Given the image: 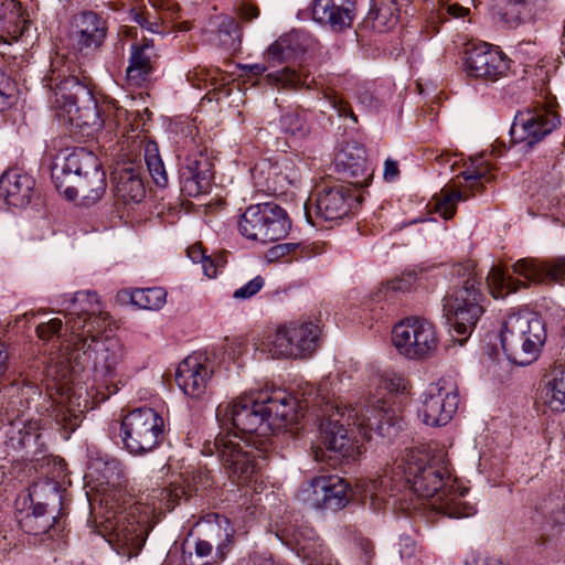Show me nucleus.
I'll list each match as a JSON object with an SVG mask.
<instances>
[{"mask_svg":"<svg viewBox=\"0 0 565 565\" xmlns=\"http://www.w3.org/2000/svg\"><path fill=\"white\" fill-rule=\"evenodd\" d=\"M299 248L298 243H281L270 247L266 253V258L269 262H275L290 255Z\"/></svg>","mask_w":565,"mask_h":565,"instance_id":"obj_50","label":"nucleus"},{"mask_svg":"<svg viewBox=\"0 0 565 565\" xmlns=\"http://www.w3.org/2000/svg\"><path fill=\"white\" fill-rule=\"evenodd\" d=\"M241 15L245 21H252L259 15V10L252 4H244L241 8Z\"/></svg>","mask_w":565,"mask_h":565,"instance_id":"obj_63","label":"nucleus"},{"mask_svg":"<svg viewBox=\"0 0 565 565\" xmlns=\"http://www.w3.org/2000/svg\"><path fill=\"white\" fill-rule=\"evenodd\" d=\"M34 185V179L28 173L19 170L6 171L0 177V198L9 206L24 207L31 201Z\"/></svg>","mask_w":565,"mask_h":565,"instance_id":"obj_27","label":"nucleus"},{"mask_svg":"<svg viewBox=\"0 0 565 565\" xmlns=\"http://www.w3.org/2000/svg\"><path fill=\"white\" fill-rule=\"evenodd\" d=\"M35 332L36 335L43 341H49L54 335H57V338L61 340L60 353H57L54 358H51L46 367L52 364H57L58 369H61L62 362L67 364V359H73L76 351L73 343L70 342L72 335L71 330H66V322L63 323L60 318H53L47 322L40 323L36 327ZM47 369H45V371Z\"/></svg>","mask_w":565,"mask_h":565,"instance_id":"obj_28","label":"nucleus"},{"mask_svg":"<svg viewBox=\"0 0 565 565\" xmlns=\"http://www.w3.org/2000/svg\"><path fill=\"white\" fill-rule=\"evenodd\" d=\"M457 281L443 299L447 322L459 335H469L483 313L480 278L470 263L455 267Z\"/></svg>","mask_w":565,"mask_h":565,"instance_id":"obj_6","label":"nucleus"},{"mask_svg":"<svg viewBox=\"0 0 565 565\" xmlns=\"http://www.w3.org/2000/svg\"><path fill=\"white\" fill-rule=\"evenodd\" d=\"M286 49H287V45L285 44L284 41H276L268 47V50L266 52L267 61L269 63H271L273 65L275 63H281L287 57Z\"/></svg>","mask_w":565,"mask_h":565,"instance_id":"obj_51","label":"nucleus"},{"mask_svg":"<svg viewBox=\"0 0 565 565\" xmlns=\"http://www.w3.org/2000/svg\"><path fill=\"white\" fill-rule=\"evenodd\" d=\"M367 19L372 20L374 22L373 28L380 31L391 28L397 20L387 0H381L379 4H375L374 8L369 11Z\"/></svg>","mask_w":565,"mask_h":565,"instance_id":"obj_43","label":"nucleus"},{"mask_svg":"<svg viewBox=\"0 0 565 565\" xmlns=\"http://www.w3.org/2000/svg\"><path fill=\"white\" fill-rule=\"evenodd\" d=\"M362 487L374 509L381 508L390 488L391 497L402 490H411L448 518L461 519L476 513L475 507L463 500V492L454 488L447 465L441 459L428 460L419 450L407 451L396 462L391 477L385 475L370 479Z\"/></svg>","mask_w":565,"mask_h":565,"instance_id":"obj_1","label":"nucleus"},{"mask_svg":"<svg viewBox=\"0 0 565 565\" xmlns=\"http://www.w3.org/2000/svg\"><path fill=\"white\" fill-rule=\"evenodd\" d=\"M52 181L68 201L81 200L83 205L97 203L105 194L106 174L98 158L85 148H76L52 167Z\"/></svg>","mask_w":565,"mask_h":565,"instance_id":"obj_5","label":"nucleus"},{"mask_svg":"<svg viewBox=\"0 0 565 565\" xmlns=\"http://www.w3.org/2000/svg\"><path fill=\"white\" fill-rule=\"evenodd\" d=\"M355 15V0H313L312 2V20L332 32L341 33L351 29Z\"/></svg>","mask_w":565,"mask_h":565,"instance_id":"obj_21","label":"nucleus"},{"mask_svg":"<svg viewBox=\"0 0 565 565\" xmlns=\"http://www.w3.org/2000/svg\"><path fill=\"white\" fill-rule=\"evenodd\" d=\"M501 345L507 358L520 366L537 360L546 341L542 319L533 313H511L502 322Z\"/></svg>","mask_w":565,"mask_h":565,"instance_id":"obj_7","label":"nucleus"},{"mask_svg":"<svg viewBox=\"0 0 565 565\" xmlns=\"http://www.w3.org/2000/svg\"><path fill=\"white\" fill-rule=\"evenodd\" d=\"M280 124L286 132L298 138L306 137L310 131L306 115H301L297 111H288L282 115Z\"/></svg>","mask_w":565,"mask_h":565,"instance_id":"obj_44","label":"nucleus"},{"mask_svg":"<svg viewBox=\"0 0 565 565\" xmlns=\"http://www.w3.org/2000/svg\"><path fill=\"white\" fill-rule=\"evenodd\" d=\"M290 228L287 212L275 203L250 205L238 221V231L245 238L263 244L286 238Z\"/></svg>","mask_w":565,"mask_h":565,"instance_id":"obj_10","label":"nucleus"},{"mask_svg":"<svg viewBox=\"0 0 565 565\" xmlns=\"http://www.w3.org/2000/svg\"><path fill=\"white\" fill-rule=\"evenodd\" d=\"M181 191L188 196H199L211 188L212 163L202 152L190 154L179 171Z\"/></svg>","mask_w":565,"mask_h":565,"instance_id":"obj_23","label":"nucleus"},{"mask_svg":"<svg viewBox=\"0 0 565 565\" xmlns=\"http://www.w3.org/2000/svg\"><path fill=\"white\" fill-rule=\"evenodd\" d=\"M335 170L358 186L366 185L371 175L366 163L365 149L354 142L344 145L334 159Z\"/></svg>","mask_w":565,"mask_h":565,"instance_id":"obj_26","label":"nucleus"},{"mask_svg":"<svg viewBox=\"0 0 565 565\" xmlns=\"http://www.w3.org/2000/svg\"><path fill=\"white\" fill-rule=\"evenodd\" d=\"M131 303L145 310H159L167 301V291L160 287L136 289L130 295Z\"/></svg>","mask_w":565,"mask_h":565,"instance_id":"obj_39","label":"nucleus"},{"mask_svg":"<svg viewBox=\"0 0 565 565\" xmlns=\"http://www.w3.org/2000/svg\"><path fill=\"white\" fill-rule=\"evenodd\" d=\"M76 28V43L81 51L99 47L106 36L105 22L92 11L81 13Z\"/></svg>","mask_w":565,"mask_h":565,"instance_id":"obj_29","label":"nucleus"},{"mask_svg":"<svg viewBox=\"0 0 565 565\" xmlns=\"http://www.w3.org/2000/svg\"><path fill=\"white\" fill-rule=\"evenodd\" d=\"M54 520L55 516H47L38 519V521H33V523L22 525L28 532L38 535L47 532L53 526Z\"/></svg>","mask_w":565,"mask_h":565,"instance_id":"obj_53","label":"nucleus"},{"mask_svg":"<svg viewBox=\"0 0 565 565\" xmlns=\"http://www.w3.org/2000/svg\"><path fill=\"white\" fill-rule=\"evenodd\" d=\"M217 36L226 49L235 50L241 43V30L232 17H224L218 24Z\"/></svg>","mask_w":565,"mask_h":565,"instance_id":"obj_42","label":"nucleus"},{"mask_svg":"<svg viewBox=\"0 0 565 565\" xmlns=\"http://www.w3.org/2000/svg\"><path fill=\"white\" fill-rule=\"evenodd\" d=\"M359 204L355 194L344 184L323 188L316 194V213L326 221L340 220Z\"/></svg>","mask_w":565,"mask_h":565,"instance_id":"obj_24","label":"nucleus"},{"mask_svg":"<svg viewBox=\"0 0 565 565\" xmlns=\"http://www.w3.org/2000/svg\"><path fill=\"white\" fill-rule=\"evenodd\" d=\"M537 0H508L500 11V21L508 29L532 22L539 13Z\"/></svg>","mask_w":565,"mask_h":565,"instance_id":"obj_33","label":"nucleus"},{"mask_svg":"<svg viewBox=\"0 0 565 565\" xmlns=\"http://www.w3.org/2000/svg\"><path fill=\"white\" fill-rule=\"evenodd\" d=\"M116 201L124 206H135L146 198V185L141 166L124 162L115 168L111 174Z\"/></svg>","mask_w":565,"mask_h":565,"instance_id":"obj_22","label":"nucleus"},{"mask_svg":"<svg viewBox=\"0 0 565 565\" xmlns=\"http://www.w3.org/2000/svg\"><path fill=\"white\" fill-rule=\"evenodd\" d=\"M326 406H320L318 446L315 448V459L323 460L324 452H328L331 460L340 459L355 460L360 449L348 435L341 420L345 418L349 425L358 427L359 431L366 438L372 439L373 434L388 440L395 438L404 428L405 419L399 406H394L387 399L377 398L365 408L361 406L349 409L340 406H330L328 396L321 395Z\"/></svg>","mask_w":565,"mask_h":565,"instance_id":"obj_2","label":"nucleus"},{"mask_svg":"<svg viewBox=\"0 0 565 565\" xmlns=\"http://www.w3.org/2000/svg\"><path fill=\"white\" fill-rule=\"evenodd\" d=\"M398 545L402 558H411L415 555L416 545L411 537H401Z\"/></svg>","mask_w":565,"mask_h":565,"instance_id":"obj_57","label":"nucleus"},{"mask_svg":"<svg viewBox=\"0 0 565 565\" xmlns=\"http://www.w3.org/2000/svg\"><path fill=\"white\" fill-rule=\"evenodd\" d=\"M213 373V363L206 353L194 352L179 363L175 382L186 396L201 399L207 393Z\"/></svg>","mask_w":565,"mask_h":565,"instance_id":"obj_19","label":"nucleus"},{"mask_svg":"<svg viewBox=\"0 0 565 565\" xmlns=\"http://www.w3.org/2000/svg\"><path fill=\"white\" fill-rule=\"evenodd\" d=\"M124 448L131 455H146L157 449L164 437V419L151 407L128 412L120 422Z\"/></svg>","mask_w":565,"mask_h":565,"instance_id":"obj_9","label":"nucleus"},{"mask_svg":"<svg viewBox=\"0 0 565 565\" xmlns=\"http://www.w3.org/2000/svg\"><path fill=\"white\" fill-rule=\"evenodd\" d=\"M544 404L553 412H565V367H556L542 391Z\"/></svg>","mask_w":565,"mask_h":565,"instance_id":"obj_36","label":"nucleus"},{"mask_svg":"<svg viewBox=\"0 0 565 565\" xmlns=\"http://www.w3.org/2000/svg\"><path fill=\"white\" fill-rule=\"evenodd\" d=\"M153 56V47L148 42L131 46L129 65L126 70L127 82L130 85L141 86L149 79Z\"/></svg>","mask_w":565,"mask_h":565,"instance_id":"obj_32","label":"nucleus"},{"mask_svg":"<svg viewBox=\"0 0 565 565\" xmlns=\"http://www.w3.org/2000/svg\"><path fill=\"white\" fill-rule=\"evenodd\" d=\"M265 286V279L262 276H256L250 279L248 282L237 288L233 292V298L235 300H247L258 294L263 287Z\"/></svg>","mask_w":565,"mask_h":565,"instance_id":"obj_47","label":"nucleus"},{"mask_svg":"<svg viewBox=\"0 0 565 565\" xmlns=\"http://www.w3.org/2000/svg\"><path fill=\"white\" fill-rule=\"evenodd\" d=\"M266 406V419L270 424V431L285 426L294 419L296 402L286 395L262 398Z\"/></svg>","mask_w":565,"mask_h":565,"instance_id":"obj_35","label":"nucleus"},{"mask_svg":"<svg viewBox=\"0 0 565 565\" xmlns=\"http://www.w3.org/2000/svg\"><path fill=\"white\" fill-rule=\"evenodd\" d=\"M399 175L398 162L388 158L384 162L383 178L386 182L395 181Z\"/></svg>","mask_w":565,"mask_h":565,"instance_id":"obj_56","label":"nucleus"},{"mask_svg":"<svg viewBox=\"0 0 565 565\" xmlns=\"http://www.w3.org/2000/svg\"><path fill=\"white\" fill-rule=\"evenodd\" d=\"M215 523H210L207 530L209 540L198 539L194 544V553L203 558L211 555L213 544L216 546V557L224 561L234 542L235 531L226 516L215 515Z\"/></svg>","mask_w":565,"mask_h":565,"instance_id":"obj_25","label":"nucleus"},{"mask_svg":"<svg viewBox=\"0 0 565 565\" xmlns=\"http://www.w3.org/2000/svg\"><path fill=\"white\" fill-rule=\"evenodd\" d=\"M510 62L501 50L482 43L466 51L465 71L470 77L497 82L509 75Z\"/></svg>","mask_w":565,"mask_h":565,"instance_id":"obj_18","label":"nucleus"},{"mask_svg":"<svg viewBox=\"0 0 565 565\" xmlns=\"http://www.w3.org/2000/svg\"><path fill=\"white\" fill-rule=\"evenodd\" d=\"M392 342L398 353L408 359L428 358L438 345L433 323L419 318H409L395 324Z\"/></svg>","mask_w":565,"mask_h":565,"instance_id":"obj_14","label":"nucleus"},{"mask_svg":"<svg viewBox=\"0 0 565 565\" xmlns=\"http://www.w3.org/2000/svg\"><path fill=\"white\" fill-rule=\"evenodd\" d=\"M250 175L258 191L270 194L282 191L288 180L287 175L282 173L281 167L268 159H263L250 168Z\"/></svg>","mask_w":565,"mask_h":565,"instance_id":"obj_31","label":"nucleus"},{"mask_svg":"<svg viewBox=\"0 0 565 565\" xmlns=\"http://www.w3.org/2000/svg\"><path fill=\"white\" fill-rule=\"evenodd\" d=\"M145 162L152 177L154 183L158 186L164 188L168 185V174L164 169V164L159 154V149L156 142L147 141L145 145Z\"/></svg>","mask_w":565,"mask_h":565,"instance_id":"obj_40","label":"nucleus"},{"mask_svg":"<svg viewBox=\"0 0 565 565\" xmlns=\"http://www.w3.org/2000/svg\"><path fill=\"white\" fill-rule=\"evenodd\" d=\"M331 103L340 117H350L354 124L358 122L356 116L354 115L350 105L347 102L334 96Z\"/></svg>","mask_w":565,"mask_h":565,"instance_id":"obj_54","label":"nucleus"},{"mask_svg":"<svg viewBox=\"0 0 565 565\" xmlns=\"http://www.w3.org/2000/svg\"><path fill=\"white\" fill-rule=\"evenodd\" d=\"M153 9L158 11V18L154 21H149L147 18L140 17L137 21L142 28L151 32H160L159 24L166 29L171 26L175 31L184 32L191 29L186 21L178 22L179 7L174 0H148Z\"/></svg>","mask_w":565,"mask_h":565,"instance_id":"obj_30","label":"nucleus"},{"mask_svg":"<svg viewBox=\"0 0 565 565\" xmlns=\"http://www.w3.org/2000/svg\"><path fill=\"white\" fill-rule=\"evenodd\" d=\"M301 533L295 536L296 545L298 551L302 553L303 557L311 558L317 565L323 563V545L313 539H300Z\"/></svg>","mask_w":565,"mask_h":565,"instance_id":"obj_45","label":"nucleus"},{"mask_svg":"<svg viewBox=\"0 0 565 565\" xmlns=\"http://www.w3.org/2000/svg\"><path fill=\"white\" fill-rule=\"evenodd\" d=\"M53 93L55 103L67 113L72 125L89 129L102 126L96 99L76 77L63 78L55 84Z\"/></svg>","mask_w":565,"mask_h":565,"instance_id":"obj_12","label":"nucleus"},{"mask_svg":"<svg viewBox=\"0 0 565 565\" xmlns=\"http://www.w3.org/2000/svg\"><path fill=\"white\" fill-rule=\"evenodd\" d=\"M70 342L76 351L72 361L67 359V364L62 362L61 369L57 364L50 365L46 370V380L53 382L52 385L49 383L47 387L60 393L58 403L65 406L68 413L66 415L61 411V414L56 415L57 422L62 420L65 428L74 430L79 425V415L83 412L74 408V403L68 395L71 388L67 385L73 381V374L79 372L86 362H90L96 377L103 380L114 377L122 363L125 348L116 338L97 339L95 333L77 340L71 339Z\"/></svg>","mask_w":565,"mask_h":565,"instance_id":"obj_4","label":"nucleus"},{"mask_svg":"<svg viewBox=\"0 0 565 565\" xmlns=\"http://www.w3.org/2000/svg\"><path fill=\"white\" fill-rule=\"evenodd\" d=\"M267 78L274 85L290 89H297L300 87L310 88L311 83L313 82V79L309 81L308 75L298 73L290 67H285L280 71L269 73Z\"/></svg>","mask_w":565,"mask_h":565,"instance_id":"obj_41","label":"nucleus"},{"mask_svg":"<svg viewBox=\"0 0 565 565\" xmlns=\"http://www.w3.org/2000/svg\"><path fill=\"white\" fill-rule=\"evenodd\" d=\"M49 494V500L52 503H61V494L58 492L56 483L45 482V483H35L30 490V498L32 501V511L25 515L22 520V524H30L33 521H38V519L54 516L51 513H47L46 508L50 505V502H41L39 501L43 494Z\"/></svg>","mask_w":565,"mask_h":565,"instance_id":"obj_34","label":"nucleus"},{"mask_svg":"<svg viewBox=\"0 0 565 565\" xmlns=\"http://www.w3.org/2000/svg\"><path fill=\"white\" fill-rule=\"evenodd\" d=\"M559 125L557 114L548 106L519 111L511 127L513 142L532 148Z\"/></svg>","mask_w":565,"mask_h":565,"instance_id":"obj_16","label":"nucleus"},{"mask_svg":"<svg viewBox=\"0 0 565 565\" xmlns=\"http://www.w3.org/2000/svg\"><path fill=\"white\" fill-rule=\"evenodd\" d=\"M356 553L360 556L364 565H370L372 558L375 555L374 546L367 539H360L356 544Z\"/></svg>","mask_w":565,"mask_h":565,"instance_id":"obj_52","label":"nucleus"},{"mask_svg":"<svg viewBox=\"0 0 565 565\" xmlns=\"http://www.w3.org/2000/svg\"><path fill=\"white\" fill-rule=\"evenodd\" d=\"M461 175L466 182L465 185L460 183L459 189L444 188L434 196V209L444 220H450L455 215L459 201L467 200L480 190L481 181H490L488 166L479 163V160L473 161L472 167Z\"/></svg>","mask_w":565,"mask_h":565,"instance_id":"obj_20","label":"nucleus"},{"mask_svg":"<svg viewBox=\"0 0 565 565\" xmlns=\"http://www.w3.org/2000/svg\"><path fill=\"white\" fill-rule=\"evenodd\" d=\"M216 418L226 428L236 431H221L213 443L206 441L202 452L216 454L230 478L238 483L247 482L257 469L256 451L245 439L247 435L266 436L270 424L266 419V406L262 396L244 394L232 402L220 404Z\"/></svg>","mask_w":565,"mask_h":565,"instance_id":"obj_3","label":"nucleus"},{"mask_svg":"<svg viewBox=\"0 0 565 565\" xmlns=\"http://www.w3.org/2000/svg\"><path fill=\"white\" fill-rule=\"evenodd\" d=\"M415 279V274H407L405 277L392 280L387 288L394 291H406L414 284Z\"/></svg>","mask_w":565,"mask_h":565,"instance_id":"obj_55","label":"nucleus"},{"mask_svg":"<svg viewBox=\"0 0 565 565\" xmlns=\"http://www.w3.org/2000/svg\"><path fill=\"white\" fill-rule=\"evenodd\" d=\"M217 264L209 256L202 262V269L207 278H215L217 275Z\"/></svg>","mask_w":565,"mask_h":565,"instance_id":"obj_62","label":"nucleus"},{"mask_svg":"<svg viewBox=\"0 0 565 565\" xmlns=\"http://www.w3.org/2000/svg\"><path fill=\"white\" fill-rule=\"evenodd\" d=\"M15 8L13 0H0V42L7 43L2 33V21L7 18L8 13H11Z\"/></svg>","mask_w":565,"mask_h":565,"instance_id":"obj_58","label":"nucleus"},{"mask_svg":"<svg viewBox=\"0 0 565 565\" xmlns=\"http://www.w3.org/2000/svg\"><path fill=\"white\" fill-rule=\"evenodd\" d=\"M186 254L193 263H202L207 257L201 244H193L188 247Z\"/></svg>","mask_w":565,"mask_h":565,"instance_id":"obj_60","label":"nucleus"},{"mask_svg":"<svg viewBox=\"0 0 565 565\" xmlns=\"http://www.w3.org/2000/svg\"><path fill=\"white\" fill-rule=\"evenodd\" d=\"M348 490L349 486L342 478L324 475L312 478L300 489L298 497L312 509L337 511L348 504Z\"/></svg>","mask_w":565,"mask_h":565,"instance_id":"obj_17","label":"nucleus"},{"mask_svg":"<svg viewBox=\"0 0 565 565\" xmlns=\"http://www.w3.org/2000/svg\"><path fill=\"white\" fill-rule=\"evenodd\" d=\"M443 10L454 18H463L469 13V9L459 3L445 4Z\"/></svg>","mask_w":565,"mask_h":565,"instance_id":"obj_61","label":"nucleus"},{"mask_svg":"<svg viewBox=\"0 0 565 565\" xmlns=\"http://www.w3.org/2000/svg\"><path fill=\"white\" fill-rule=\"evenodd\" d=\"M321 395L328 396L327 401H329L330 406H333V408L335 406H340L337 402L333 401V397L330 395L329 382L328 381H323V382H321L319 384L318 388L316 390L315 397L311 401H307V404L311 403L312 407L316 408V416L317 417L320 414V406H322V407L326 406V401H323L321 398Z\"/></svg>","mask_w":565,"mask_h":565,"instance_id":"obj_49","label":"nucleus"},{"mask_svg":"<svg viewBox=\"0 0 565 565\" xmlns=\"http://www.w3.org/2000/svg\"><path fill=\"white\" fill-rule=\"evenodd\" d=\"M381 383H383L384 388L386 391H388L390 393L397 392L401 388L402 390L405 388V386L403 384V379L397 376V375H393L391 377L382 379Z\"/></svg>","mask_w":565,"mask_h":565,"instance_id":"obj_59","label":"nucleus"},{"mask_svg":"<svg viewBox=\"0 0 565 565\" xmlns=\"http://www.w3.org/2000/svg\"><path fill=\"white\" fill-rule=\"evenodd\" d=\"M57 305L65 315L66 330H71L72 340L99 333L107 326L109 316L103 310L95 292L77 291L74 295H64Z\"/></svg>","mask_w":565,"mask_h":565,"instance_id":"obj_11","label":"nucleus"},{"mask_svg":"<svg viewBox=\"0 0 565 565\" xmlns=\"http://www.w3.org/2000/svg\"><path fill=\"white\" fill-rule=\"evenodd\" d=\"M512 273L524 280L505 274L499 266L491 267L487 276V285L493 298H505L522 288H529L531 284L564 280L565 257L554 259L552 263L536 258H522L512 265Z\"/></svg>","mask_w":565,"mask_h":565,"instance_id":"obj_8","label":"nucleus"},{"mask_svg":"<svg viewBox=\"0 0 565 565\" xmlns=\"http://www.w3.org/2000/svg\"><path fill=\"white\" fill-rule=\"evenodd\" d=\"M0 111L9 109L17 100L15 84L0 73Z\"/></svg>","mask_w":565,"mask_h":565,"instance_id":"obj_46","label":"nucleus"},{"mask_svg":"<svg viewBox=\"0 0 565 565\" xmlns=\"http://www.w3.org/2000/svg\"><path fill=\"white\" fill-rule=\"evenodd\" d=\"M107 529L111 530L116 541L122 545L134 544L138 537V523L130 521L124 511L115 512L114 520L107 518Z\"/></svg>","mask_w":565,"mask_h":565,"instance_id":"obj_38","label":"nucleus"},{"mask_svg":"<svg viewBox=\"0 0 565 565\" xmlns=\"http://www.w3.org/2000/svg\"><path fill=\"white\" fill-rule=\"evenodd\" d=\"M320 327L313 321H298L281 326L268 339L267 349L273 358L305 359L318 348Z\"/></svg>","mask_w":565,"mask_h":565,"instance_id":"obj_13","label":"nucleus"},{"mask_svg":"<svg viewBox=\"0 0 565 565\" xmlns=\"http://www.w3.org/2000/svg\"><path fill=\"white\" fill-rule=\"evenodd\" d=\"M41 437L42 434L35 424L30 423L26 426L23 420L15 419L10 424L7 444L14 450L22 448L36 449Z\"/></svg>","mask_w":565,"mask_h":565,"instance_id":"obj_37","label":"nucleus"},{"mask_svg":"<svg viewBox=\"0 0 565 565\" xmlns=\"http://www.w3.org/2000/svg\"><path fill=\"white\" fill-rule=\"evenodd\" d=\"M468 565H504L499 558L492 556H478Z\"/></svg>","mask_w":565,"mask_h":565,"instance_id":"obj_64","label":"nucleus"},{"mask_svg":"<svg viewBox=\"0 0 565 565\" xmlns=\"http://www.w3.org/2000/svg\"><path fill=\"white\" fill-rule=\"evenodd\" d=\"M515 55L524 62H533L541 55V47L536 41H522L515 45Z\"/></svg>","mask_w":565,"mask_h":565,"instance_id":"obj_48","label":"nucleus"},{"mask_svg":"<svg viewBox=\"0 0 565 565\" xmlns=\"http://www.w3.org/2000/svg\"><path fill=\"white\" fill-rule=\"evenodd\" d=\"M459 404L457 386L449 380L441 379L428 385L422 397L418 416L431 427L447 425Z\"/></svg>","mask_w":565,"mask_h":565,"instance_id":"obj_15","label":"nucleus"}]
</instances>
